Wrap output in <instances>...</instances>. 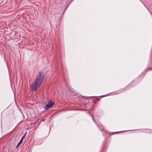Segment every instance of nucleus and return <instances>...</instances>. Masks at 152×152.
I'll use <instances>...</instances> for the list:
<instances>
[{"label":"nucleus","instance_id":"obj_1","mask_svg":"<svg viewBox=\"0 0 152 152\" xmlns=\"http://www.w3.org/2000/svg\"><path fill=\"white\" fill-rule=\"evenodd\" d=\"M44 77V73L40 72L34 83L31 85V89L32 91L36 90L40 87L43 81Z\"/></svg>","mask_w":152,"mask_h":152},{"label":"nucleus","instance_id":"obj_2","mask_svg":"<svg viewBox=\"0 0 152 152\" xmlns=\"http://www.w3.org/2000/svg\"><path fill=\"white\" fill-rule=\"evenodd\" d=\"M54 104V102L50 100L48 104H47L45 107V110H46L51 108L53 106Z\"/></svg>","mask_w":152,"mask_h":152},{"label":"nucleus","instance_id":"obj_3","mask_svg":"<svg viewBox=\"0 0 152 152\" xmlns=\"http://www.w3.org/2000/svg\"><path fill=\"white\" fill-rule=\"evenodd\" d=\"M23 139H21L20 142H18V145H17L16 148H17L21 144L23 141Z\"/></svg>","mask_w":152,"mask_h":152},{"label":"nucleus","instance_id":"obj_4","mask_svg":"<svg viewBox=\"0 0 152 152\" xmlns=\"http://www.w3.org/2000/svg\"><path fill=\"white\" fill-rule=\"evenodd\" d=\"M27 133V132H26L24 134V135L23 136V137H22V138L21 139H23V138L25 137V136H26V134Z\"/></svg>","mask_w":152,"mask_h":152},{"label":"nucleus","instance_id":"obj_5","mask_svg":"<svg viewBox=\"0 0 152 152\" xmlns=\"http://www.w3.org/2000/svg\"><path fill=\"white\" fill-rule=\"evenodd\" d=\"M104 96H100V98H102V97H104Z\"/></svg>","mask_w":152,"mask_h":152}]
</instances>
